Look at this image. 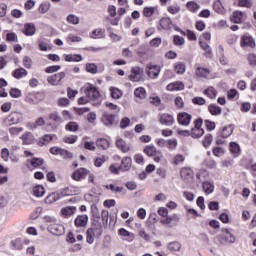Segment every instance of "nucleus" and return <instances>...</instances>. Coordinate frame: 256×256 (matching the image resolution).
Here are the masks:
<instances>
[{
  "label": "nucleus",
  "instance_id": "1",
  "mask_svg": "<svg viewBox=\"0 0 256 256\" xmlns=\"http://www.w3.org/2000/svg\"><path fill=\"white\" fill-rule=\"evenodd\" d=\"M219 245H233L237 241V238L229 228H223L221 233L217 236Z\"/></svg>",
  "mask_w": 256,
  "mask_h": 256
},
{
  "label": "nucleus",
  "instance_id": "2",
  "mask_svg": "<svg viewBox=\"0 0 256 256\" xmlns=\"http://www.w3.org/2000/svg\"><path fill=\"white\" fill-rule=\"evenodd\" d=\"M84 95L88 97L89 101L94 102L93 105H101V102L98 100L99 97H101V94L99 93L97 87L93 86L92 84H87L85 86Z\"/></svg>",
  "mask_w": 256,
  "mask_h": 256
},
{
  "label": "nucleus",
  "instance_id": "3",
  "mask_svg": "<svg viewBox=\"0 0 256 256\" xmlns=\"http://www.w3.org/2000/svg\"><path fill=\"white\" fill-rule=\"evenodd\" d=\"M23 119V115L19 112H12L6 117L3 121L6 127H10V125H17V123H21Z\"/></svg>",
  "mask_w": 256,
  "mask_h": 256
},
{
  "label": "nucleus",
  "instance_id": "4",
  "mask_svg": "<svg viewBox=\"0 0 256 256\" xmlns=\"http://www.w3.org/2000/svg\"><path fill=\"white\" fill-rule=\"evenodd\" d=\"M203 125V119L199 118L194 122V128L191 129V137L193 139H199V137H203L205 135V130L201 128Z\"/></svg>",
  "mask_w": 256,
  "mask_h": 256
},
{
  "label": "nucleus",
  "instance_id": "5",
  "mask_svg": "<svg viewBox=\"0 0 256 256\" xmlns=\"http://www.w3.org/2000/svg\"><path fill=\"white\" fill-rule=\"evenodd\" d=\"M95 233L98 235V237H101L103 234V229H101V223H99L98 228H88L86 231V243H89L91 245L93 241H95Z\"/></svg>",
  "mask_w": 256,
  "mask_h": 256
},
{
  "label": "nucleus",
  "instance_id": "6",
  "mask_svg": "<svg viewBox=\"0 0 256 256\" xmlns=\"http://www.w3.org/2000/svg\"><path fill=\"white\" fill-rule=\"evenodd\" d=\"M74 225L78 229H85L89 225V216L87 214H80L74 220Z\"/></svg>",
  "mask_w": 256,
  "mask_h": 256
},
{
  "label": "nucleus",
  "instance_id": "7",
  "mask_svg": "<svg viewBox=\"0 0 256 256\" xmlns=\"http://www.w3.org/2000/svg\"><path fill=\"white\" fill-rule=\"evenodd\" d=\"M130 81H133L134 83H139L141 79H143V68L140 67H133L131 74L129 75Z\"/></svg>",
  "mask_w": 256,
  "mask_h": 256
},
{
  "label": "nucleus",
  "instance_id": "8",
  "mask_svg": "<svg viewBox=\"0 0 256 256\" xmlns=\"http://www.w3.org/2000/svg\"><path fill=\"white\" fill-rule=\"evenodd\" d=\"M48 231L52 233V235L61 236L65 233V226L59 223H52L48 226Z\"/></svg>",
  "mask_w": 256,
  "mask_h": 256
},
{
  "label": "nucleus",
  "instance_id": "9",
  "mask_svg": "<svg viewBox=\"0 0 256 256\" xmlns=\"http://www.w3.org/2000/svg\"><path fill=\"white\" fill-rule=\"evenodd\" d=\"M240 47L244 49V47H250V49H255V40L249 34H245L241 37Z\"/></svg>",
  "mask_w": 256,
  "mask_h": 256
},
{
  "label": "nucleus",
  "instance_id": "10",
  "mask_svg": "<svg viewBox=\"0 0 256 256\" xmlns=\"http://www.w3.org/2000/svg\"><path fill=\"white\" fill-rule=\"evenodd\" d=\"M64 77H66L65 72H60V73L54 74L52 76H49L47 78V81L50 85L57 87V85H61V81H63Z\"/></svg>",
  "mask_w": 256,
  "mask_h": 256
},
{
  "label": "nucleus",
  "instance_id": "11",
  "mask_svg": "<svg viewBox=\"0 0 256 256\" xmlns=\"http://www.w3.org/2000/svg\"><path fill=\"white\" fill-rule=\"evenodd\" d=\"M146 73L151 79H157L159 73H161V67L159 65L149 64L146 68Z\"/></svg>",
  "mask_w": 256,
  "mask_h": 256
},
{
  "label": "nucleus",
  "instance_id": "12",
  "mask_svg": "<svg viewBox=\"0 0 256 256\" xmlns=\"http://www.w3.org/2000/svg\"><path fill=\"white\" fill-rule=\"evenodd\" d=\"M195 173L193 169L189 167H183L180 169V177L183 181H193Z\"/></svg>",
  "mask_w": 256,
  "mask_h": 256
},
{
  "label": "nucleus",
  "instance_id": "13",
  "mask_svg": "<svg viewBox=\"0 0 256 256\" xmlns=\"http://www.w3.org/2000/svg\"><path fill=\"white\" fill-rule=\"evenodd\" d=\"M192 116L187 112L179 113L177 116V121L179 125L187 127L191 123Z\"/></svg>",
  "mask_w": 256,
  "mask_h": 256
},
{
  "label": "nucleus",
  "instance_id": "14",
  "mask_svg": "<svg viewBox=\"0 0 256 256\" xmlns=\"http://www.w3.org/2000/svg\"><path fill=\"white\" fill-rule=\"evenodd\" d=\"M132 165L133 159L129 156H126L121 160L120 171H122L123 173H127V171H131Z\"/></svg>",
  "mask_w": 256,
  "mask_h": 256
},
{
  "label": "nucleus",
  "instance_id": "15",
  "mask_svg": "<svg viewBox=\"0 0 256 256\" xmlns=\"http://www.w3.org/2000/svg\"><path fill=\"white\" fill-rule=\"evenodd\" d=\"M115 145L122 153H129L131 151V145L127 144L122 138H117Z\"/></svg>",
  "mask_w": 256,
  "mask_h": 256
},
{
  "label": "nucleus",
  "instance_id": "16",
  "mask_svg": "<svg viewBox=\"0 0 256 256\" xmlns=\"http://www.w3.org/2000/svg\"><path fill=\"white\" fill-rule=\"evenodd\" d=\"M60 213L64 219H69V217H73L75 213H77V207L75 206H66L61 208Z\"/></svg>",
  "mask_w": 256,
  "mask_h": 256
},
{
  "label": "nucleus",
  "instance_id": "17",
  "mask_svg": "<svg viewBox=\"0 0 256 256\" xmlns=\"http://www.w3.org/2000/svg\"><path fill=\"white\" fill-rule=\"evenodd\" d=\"M247 19V14L242 11H234L232 16L230 17V21L232 23H241Z\"/></svg>",
  "mask_w": 256,
  "mask_h": 256
},
{
  "label": "nucleus",
  "instance_id": "18",
  "mask_svg": "<svg viewBox=\"0 0 256 256\" xmlns=\"http://www.w3.org/2000/svg\"><path fill=\"white\" fill-rule=\"evenodd\" d=\"M101 121L106 127H112V125L115 123V115L104 113Z\"/></svg>",
  "mask_w": 256,
  "mask_h": 256
},
{
  "label": "nucleus",
  "instance_id": "19",
  "mask_svg": "<svg viewBox=\"0 0 256 256\" xmlns=\"http://www.w3.org/2000/svg\"><path fill=\"white\" fill-rule=\"evenodd\" d=\"M160 123L162 125H166L167 127H171L173 123H175V118L171 114H162L160 116Z\"/></svg>",
  "mask_w": 256,
  "mask_h": 256
},
{
  "label": "nucleus",
  "instance_id": "20",
  "mask_svg": "<svg viewBox=\"0 0 256 256\" xmlns=\"http://www.w3.org/2000/svg\"><path fill=\"white\" fill-rule=\"evenodd\" d=\"M87 169L85 168H79L78 170H76L73 174H72V179L74 181H81V179H85V177H87Z\"/></svg>",
  "mask_w": 256,
  "mask_h": 256
},
{
  "label": "nucleus",
  "instance_id": "21",
  "mask_svg": "<svg viewBox=\"0 0 256 256\" xmlns=\"http://www.w3.org/2000/svg\"><path fill=\"white\" fill-rule=\"evenodd\" d=\"M159 25L161 29H164L165 31H171V27H173V22L171 21V18L164 17L160 19Z\"/></svg>",
  "mask_w": 256,
  "mask_h": 256
},
{
  "label": "nucleus",
  "instance_id": "22",
  "mask_svg": "<svg viewBox=\"0 0 256 256\" xmlns=\"http://www.w3.org/2000/svg\"><path fill=\"white\" fill-rule=\"evenodd\" d=\"M22 143L23 145H33L35 143V137L33 136V133L31 132H25L22 136Z\"/></svg>",
  "mask_w": 256,
  "mask_h": 256
},
{
  "label": "nucleus",
  "instance_id": "23",
  "mask_svg": "<svg viewBox=\"0 0 256 256\" xmlns=\"http://www.w3.org/2000/svg\"><path fill=\"white\" fill-rule=\"evenodd\" d=\"M167 91H183L185 89V84L183 82L170 83L166 87Z\"/></svg>",
  "mask_w": 256,
  "mask_h": 256
},
{
  "label": "nucleus",
  "instance_id": "24",
  "mask_svg": "<svg viewBox=\"0 0 256 256\" xmlns=\"http://www.w3.org/2000/svg\"><path fill=\"white\" fill-rule=\"evenodd\" d=\"M65 61L67 62H75V63H79L80 61H83V56H81L80 54H66L64 56Z\"/></svg>",
  "mask_w": 256,
  "mask_h": 256
},
{
  "label": "nucleus",
  "instance_id": "25",
  "mask_svg": "<svg viewBox=\"0 0 256 256\" xmlns=\"http://www.w3.org/2000/svg\"><path fill=\"white\" fill-rule=\"evenodd\" d=\"M59 199H61L59 192H54L45 198V203H47V205H51V203H55V201H59Z\"/></svg>",
  "mask_w": 256,
  "mask_h": 256
},
{
  "label": "nucleus",
  "instance_id": "26",
  "mask_svg": "<svg viewBox=\"0 0 256 256\" xmlns=\"http://www.w3.org/2000/svg\"><path fill=\"white\" fill-rule=\"evenodd\" d=\"M96 146L98 147V149H102L103 151L109 149V142L107 139L105 138H99L96 140Z\"/></svg>",
  "mask_w": 256,
  "mask_h": 256
},
{
  "label": "nucleus",
  "instance_id": "27",
  "mask_svg": "<svg viewBox=\"0 0 256 256\" xmlns=\"http://www.w3.org/2000/svg\"><path fill=\"white\" fill-rule=\"evenodd\" d=\"M35 31H37V29L35 28V24L33 23H28L24 25V31L23 33L27 36H31V35H35Z\"/></svg>",
  "mask_w": 256,
  "mask_h": 256
},
{
  "label": "nucleus",
  "instance_id": "28",
  "mask_svg": "<svg viewBox=\"0 0 256 256\" xmlns=\"http://www.w3.org/2000/svg\"><path fill=\"white\" fill-rule=\"evenodd\" d=\"M195 73H196L197 77H202L204 79H207V77H209L211 71H209V69H207V68L197 67Z\"/></svg>",
  "mask_w": 256,
  "mask_h": 256
},
{
  "label": "nucleus",
  "instance_id": "29",
  "mask_svg": "<svg viewBox=\"0 0 256 256\" xmlns=\"http://www.w3.org/2000/svg\"><path fill=\"white\" fill-rule=\"evenodd\" d=\"M32 193L34 197H43L45 195V188L41 185L33 186Z\"/></svg>",
  "mask_w": 256,
  "mask_h": 256
},
{
  "label": "nucleus",
  "instance_id": "30",
  "mask_svg": "<svg viewBox=\"0 0 256 256\" xmlns=\"http://www.w3.org/2000/svg\"><path fill=\"white\" fill-rule=\"evenodd\" d=\"M202 189L206 193V195H211L213 191H215V185L211 182H203Z\"/></svg>",
  "mask_w": 256,
  "mask_h": 256
},
{
  "label": "nucleus",
  "instance_id": "31",
  "mask_svg": "<svg viewBox=\"0 0 256 256\" xmlns=\"http://www.w3.org/2000/svg\"><path fill=\"white\" fill-rule=\"evenodd\" d=\"M134 95L137 99H145L147 92L145 91V88L143 87H138L134 90Z\"/></svg>",
  "mask_w": 256,
  "mask_h": 256
},
{
  "label": "nucleus",
  "instance_id": "32",
  "mask_svg": "<svg viewBox=\"0 0 256 256\" xmlns=\"http://www.w3.org/2000/svg\"><path fill=\"white\" fill-rule=\"evenodd\" d=\"M110 95L112 99H121L123 97V92L119 88L110 87Z\"/></svg>",
  "mask_w": 256,
  "mask_h": 256
},
{
  "label": "nucleus",
  "instance_id": "33",
  "mask_svg": "<svg viewBox=\"0 0 256 256\" xmlns=\"http://www.w3.org/2000/svg\"><path fill=\"white\" fill-rule=\"evenodd\" d=\"M91 213H92V219L96 223H99V220L101 219V216L99 214V208H97V205L91 206Z\"/></svg>",
  "mask_w": 256,
  "mask_h": 256
},
{
  "label": "nucleus",
  "instance_id": "34",
  "mask_svg": "<svg viewBox=\"0 0 256 256\" xmlns=\"http://www.w3.org/2000/svg\"><path fill=\"white\" fill-rule=\"evenodd\" d=\"M13 77H15V79H22V77H27V70H25V68H18L14 70Z\"/></svg>",
  "mask_w": 256,
  "mask_h": 256
},
{
  "label": "nucleus",
  "instance_id": "35",
  "mask_svg": "<svg viewBox=\"0 0 256 256\" xmlns=\"http://www.w3.org/2000/svg\"><path fill=\"white\" fill-rule=\"evenodd\" d=\"M208 111L209 113H211L212 115H221V113L223 112V110L221 109V107L215 105V104H210L208 106Z\"/></svg>",
  "mask_w": 256,
  "mask_h": 256
},
{
  "label": "nucleus",
  "instance_id": "36",
  "mask_svg": "<svg viewBox=\"0 0 256 256\" xmlns=\"http://www.w3.org/2000/svg\"><path fill=\"white\" fill-rule=\"evenodd\" d=\"M167 249L169 251H181V242L179 241H173V242H170L168 245H167Z\"/></svg>",
  "mask_w": 256,
  "mask_h": 256
},
{
  "label": "nucleus",
  "instance_id": "37",
  "mask_svg": "<svg viewBox=\"0 0 256 256\" xmlns=\"http://www.w3.org/2000/svg\"><path fill=\"white\" fill-rule=\"evenodd\" d=\"M158 152L159 151H157V148H155V146H146L144 148V153L148 157H154V155H157Z\"/></svg>",
  "mask_w": 256,
  "mask_h": 256
},
{
  "label": "nucleus",
  "instance_id": "38",
  "mask_svg": "<svg viewBox=\"0 0 256 256\" xmlns=\"http://www.w3.org/2000/svg\"><path fill=\"white\" fill-rule=\"evenodd\" d=\"M200 47L201 49H203V51H205V57H207L208 59H211V54H212L211 46H209V44L205 42H200Z\"/></svg>",
  "mask_w": 256,
  "mask_h": 256
},
{
  "label": "nucleus",
  "instance_id": "39",
  "mask_svg": "<svg viewBox=\"0 0 256 256\" xmlns=\"http://www.w3.org/2000/svg\"><path fill=\"white\" fill-rule=\"evenodd\" d=\"M203 93L210 99H215V97H217V90H215V88H213L212 86L205 89Z\"/></svg>",
  "mask_w": 256,
  "mask_h": 256
},
{
  "label": "nucleus",
  "instance_id": "40",
  "mask_svg": "<svg viewBox=\"0 0 256 256\" xmlns=\"http://www.w3.org/2000/svg\"><path fill=\"white\" fill-rule=\"evenodd\" d=\"M233 134V125L225 126L222 129V138L227 139V137H230Z\"/></svg>",
  "mask_w": 256,
  "mask_h": 256
},
{
  "label": "nucleus",
  "instance_id": "41",
  "mask_svg": "<svg viewBox=\"0 0 256 256\" xmlns=\"http://www.w3.org/2000/svg\"><path fill=\"white\" fill-rule=\"evenodd\" d=\"M53 137H55V135H51V134L44 135L42 139L39 140L38 145H40V147H43V145H47V143H50V141H53Z\"/></svg>",
  "mask_w": 256,
  "mask_h": 256
},
{
  "label": "nucleus",
  "instance_id": "42",
  "mask_svg": "<svg viewBox=\"0 0 256 256\" xmlns=\"http://www.w3.org/2000/svg\"><path fill=\"white\" fill-rule=\"evenodd\" d=\"M105 187L106 189H110L112 193H123V191H125V188L122 186H116L115 184L106 185Z\"/></svg>",
  "mask_w": 256,
  "mask_h": 256
},
{
  "label": "nucleus",
  "instance_id": "43",
  "mask_svg": "<svg viewBox=\"0 0 256 256\" xmlns=\"http://www.w3.org/2000/svg\"><path fill=\"white\" fill-rule=\"evenodd\" d=\"M101 219H102L103 227H107V225H109V211L108 210H102Z\"/></svg>",
  "mask_w": 256,
  "mask_h": 256
},
{
  "label": "nucleus",
  "instance_id": "44",
  "mask_svg": "<svg viewBox=\"0 0 256 256\" xmlns=\"http://www.w3.org/2000/svg\"><path fill=\"white\" fill-rule=\"evenodd\" d=\"M213 9L216 13H223L225 11V8L223 7V3H221V0H217L214 2Z\"/></svg>",
  "mask_w": 256,
  "mask_h": 256
},
{
  "label": "nucleus",
  "instance_id": "45",
  "mask_svg": "<svg viewBox=\"0 0 256 256\" xmlns=\"http://www.w3.org/2000/svg\"><path fill=\"white\" fill-rule=\"evenodd\" d=\"M66 131H72L75 133L76 131H79V124L77 122H69L65 126Z\"/></svg>",
  "mask_w": 256,
  "mask_h": 256
},
{
  "label": "nucleus",
  "instance_id": "46",
  "mask_svg": "<svg viewBox=\"0 0 256 256\" xmlns=\"http://www.w3.org/2000/svg\"><path fill=\"white\" fill-rule=\"evenodd\" d=\"M12 249H16L17 251H21L23 249V242L21 239H16L10 242Z\"/></svg>",
  "mask_w": 256,
  "mask_h": 256
},
{
  "label": "nucleus",
  "instance_id": "47",
  "mask_svg": "<svg viewBox=\"0 0 256 256\" xmlns=\"http://www.w3.org/2000/svg\"><path fill=\"white\" fill-rule=\"evenodd\" d=\"M66 21L71 25H79V17L74 14H69L66 18Z\"/></svg>",
  "mask_w": 256,
  "mask_h": 256
},
{
  "label": "nucleus",
  "instance_id": "48",
  "mask_svg": "<svg viewBox=\"0 0 256 256\" xmlns=\"http://www.w3.org/2000/svg\"><path fill=\"white\" fill-rule=\"evenodd\" d=\"M229 147H230V151H231V153H233V155H239V153H241V148L239 147V144H237L235 142H231Z\"/></svg>",
  "mask_w": 256,
  "mask_h": 256
},
{
  "label": "nucleus",
  "instance_id": "49",
  "mask_svg": "<svg viewBox=\"0 0 256 256\" xmlns=\"http://www.w3.org/2000/svg\"><path fill=\"white\" fill-rule=\"evenodd\" d=\"M186 7L188 11H191L192 13H195V11H198V9L201 7L197 2L191 1L186 4Z\"/></svg>",
  "mask_w": 256,
  "mask_h": 256
},
{
  "label": "nucleus",
  "instance_id": "50",
  "mask_svg": "<svg viewBox=\"0 0 256 256\" xmlns=\"http://www.w3.org/2000/svg\"><path fill=\"white\" fill-rule=\"evenodd\" d=\"M104 33L105 32L103 31V29H95V30H93L90 37L92 39H101L103 37Z\"/></svg>",
  "mask_w": 256,
  "mask_h": 256
},
{
  "label": "nucleus",
  "instance_id": "51",
  "mask_svg": "<svg viewBox=\"0 0 256 256\" xmlns=\"http://www.w3.org/2000/svg\"><path fill=\"white\" fill-rule=\"evenodd\" d=\"M119 235H121V237H129L128 241H133V239H134L133 233L127 231L124 228H121L119 230Z\"/></svg>",
  "mask_w": 256,
  "mask_h": 256
},
{
  "label": "nucleus",
  "instance_id": "52",
  "mask_svg": "<svg viewBox=\"0 0 256 256\" xmlns=\"http://www.w3.org/2000/svg\"><path fill=\"white\" fill-rule=\"evenodd\" d=\"M247 61L250 67H256V54L255 53L247 54Z\"/></svg>",
  "mask_w": 256,
  "mask_h": 256
},
{
  "label": "nucleus",
  "instance_id": "53",
  "mask_svg": "<svg viewBox=\"0 0 256 256\" xmlns=\"http://www.w3.org/2000/svg\"><path fill=\"white\" fill-rule=\"evenodd\" d=\"M211 143H213V135L207 134L204 140L202 141V145L207 149V147H209Z\"/></svg>",
  "mask_w": 256,
  "mask_h": 256
},
{
  "label": "nucleus",
  "instance_id": "54",
  "mask_svg": "<svg viewBox=\"0 0 256 256\" xmlns=\"http://www.w3.org/2000/svg\"><path fill=\"white\" fill-rule=\"evenodd\" d=\"M86 71L88 73H92V74L97 73V65L95 63H87L86 64Z\"/></svg>",
  "mask_w": 256,
  "mask_h": 256
},
{
  "label": "nucleus",
  "instance_id": "55",
  "mask_svg": "<svg viewBox=\"0 0 256 256\" xmlns=\"http://www.w3.org/2000/svg\"><path fill=\"white\" fill-rule=\"evenodd\" d=\"M153 13H155V7H145L143 9L144 17H152Z\"/></svg>",
  "mask_w": 256,
  "mask_h": 256
},
{
  "label": "nucleus",
  "instance_id": "56",
  "mask_svg": "<svg viewBox=\"0 0 256 256\" xmlns=\"http://www.w3.org/2000/svg\"><path fill=\"white\" fill-rule=\"evenodd\" d=\"M23 131V128L21 127H10L9 128V133L12 135V137H17Z\"/></svg>",
  "mask_w": 256,
  "mask_h": 256
},
{
  "label": "nucleus",
  "instance_id": "57",
  "mask_svg": "<svg viewBox=\"0 0 256 256\" xmlns=\"http://www.w3.org/2000/svg\"><path fill=\"white\" fill-rule=\"evenodd\" d=\"M23 65L24 67H26V69H31V67L33 66V59H31V57L29 56H25L23 58Z\"/></svg>",
  "mask_w": 256,
  "mask_h": 256
},
{
  "label": "nucleus",
  "instance_id": "58",
  "mask_svg": "<svg viewBox=\"0 0 256 256\" xmlns=\"http://www.w3.org/2000/svg\"><path fill=\"white\" fill-rule=\"evenodd\" d=\"M60 155L63 159H73V153L63 148L60 150Z\"/></svg>",
  "mask_w": 256,
  "mask_h": 256
},
{
  "label": "nucleus",
  "instance_id": "59",
  "mask_svg": "<svg viewBox=\"0 0 256 256\" xmlns=\"http://www.w3.org/2000/svg\"><path fill=\"white\" fill-rule=\"evenodd\" d=\"M134 161L138 165H145V157H143L142 154H135L134 155Z\"/></svg>",
  "mask_w": 256,
  "mask_h": 256
},
{
  "label": "nucleus",
  "instance_id": "60",
  "mask_svg": "<svg viewBox=\"0 0 256 256\" xmlns=\"http://www.w3.org/2000/svg\"><path fill=\"white\" fill-rule=\"evenodd\" d=\"M44 163L42 158H32L30 161V164L32 167H41V165Z\"/></svg>",
  "mask_w": 256,
  "mask_h": 256
},
{
  "label": "nucleus",
  "instance_id": "61",
  "mask_svg": "<svg viewBox=\"0 0 256 256\" xmlns=\"http://www.w3.org/2000/svg\"><path fill=\"white\" fill-rule=\"evenodd\" d=\"M175 71L178 73V75H183L185 73V64L178 63L175 65Z\"/></svg>",
  "mask_w": 256,
  "mask_h": 256
},
{
  "label": "nucleus",
  "instance_id": "62",
  "mask_svg": "<svg viewBox=\"0 0 256 256\" xmlns=\"http://www.w3.org/2000/svg\"><path fill=\"white\" fill-rule=\"evenodd\" d=\"M174 45H177V46L185 45V38H183L179 35H175L174 36Z\"/></svg>",
  "mask_w": 256,
  "mask_h": 256
},
{
  "label": "nucleus",
  "instance_id": "63",
  "mask_svg": "<svg viewBox=\"0 0 256 256\" xmlns=\"http://www.w3.org/2000/svg\"><path fill=\"white\" fill-rule=\"evenodd\" d=\"M166 147H168V149L171 151L177 149V140H167Z\"/></svg>",
  "mask_w": 256,
  "mask_h": 256
},
{
  "label": "nucleus",
  "instance_id": "64",
  "mask_svg": "<svg viewBox=\"0 0 256 256\" xmlns=\"http://www.w3.org/2000/svg\"><path fill=\"white\" fill-rule=\"evenodd\" d=\"M192 103L194 105H205L206 101H205V98L203 97H194L192 99Z\"/></svg>",
  "mask_w": 256,
  "mask_h": 256
}]
</instances>
